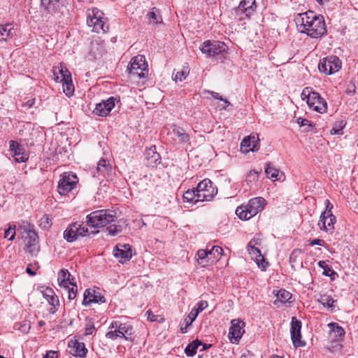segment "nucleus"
Returning <instances> with one entry per match:
<instances>
[{
	"instance_id": "412c9836",
	"label": "nucleus",
	"mask_w": 358,
	"mask_h": 358,
	"mask_svg": "<svg viewBox=\"0 0 358 358\" xmlns=\"http://www.w3.org/2000/svg\"><path fill=\"white\" fill-rule=\"evenodd\" d=\"M111 171L112 166L110 163L104 159H101L97 163L96 170L92 172V176L93 177L102 180L103 178L108 176Z\"/></svg>"
},
{
	"instance_id": "3c124183",
	"label": "nucleus",
	"mask_w": 358,
	"mask_h": 358,
	"mask_svg": "<svg viewBox=\"0 0 358 358\" xmlns=\"http://www.w3.org/2000/svg\"><path fill=\"white\" fill-rule=\"evenodd\" d=\"M31 329V322L27 320H24L20 324L18 329L24 333L27 334Z\"/></svg>"
},
{
	"instance_id": "4d7b16f0",
	"label": "nucleus",
	"mask_w": 358,
	"mask_h": 358,
	"mask_svg": "<svg viewBox=\"0 0 358 358\" xmlns=\"http://www.w3.org/2000/svg\"><path fill=\"white\" fill-rule=\"evenodd\" d=\"M96 331V328L93 324V322H89L87 324L85 328V335L90 336L92 335Z\"/></svg>"
},
{
	"instance_id": "ea45409f",
	"label": "nucleus",
	"mask_w": 358,
	"mask_h": 358,
	"mask_svg": "<svg viewBox=\"0 0 358 358\" xmlns=\"http://www.w3.org/2000/svg\"><path fill=\"white\" fill-rule=\"evenodd\" d=\"M147 17L150 23L157 24L162 22V17L159 14L158 10L153 8L148 14Z\"/></svg>"
},
{
	"instance_id": "2eb2a0df",
	"label": "nucleus",
	"mask_w": 358,
	"mask_h": 358,
	"mask_svg": "<svg viewBox=\"0 0 358 358\" xmlns=\"http://www.w3.org/2000/svg\"><path fill=\"white\" fill-rule=\"evenodd\" d=\"M245 323L239 320H232L231 322V327L229 331V338L230 342L234 344H237L241 340L244 330Z\"/></svg>"
},
{
	"instance_id": "f704fd0d",
	"label": "nucleus",
	"mask_w": 358,
	"mask_h": 358,
	"mask_svg": "<svg viewBox=\"0 0 358 358\" xmlns=\"http://www.w3.org/2000/svg\"><path fill=\"white\" fill-rule=\"evenodd\" d=\"M15 31L10 24H0V41H6L8 38L14 36Z\"/></svg>"
},
{
	"instance_id": "a211bd4d",
	"label": "nucleus",
	"mask_w": 358,
	"mask_h": 358,
	"mask_svg": "<svg viewBox=\"0 0 358 358\" xmlns=\"http://www.w3.org/2000/svg\"><path fill=\"white\" fill-rule=\"evenodd\" d=\"M40 289L43 296L51 306L49 312L52 314L55 313L57 311V306L59 305V301L54 290L50 287L43 286L41 287Z\"/></svg>"
},
{
	"instance_id": "393cba45",
	"label": "nucleus",
	"mask_w": 358,
	"mask_h": 358,
	"mask_svg": "<svg viewBox=\"0 0 358 358\" xmlns=\"http://www.w3.org/2000/svg\"><path fill=\"white\" fill-rule=\"evenodd\" d=\"M69 348H70V353L74 357L85 358L87 355V349L82 342L71 341L69 343Z\"/></svg>"
},
{
	"instance_id": "72a5a7b5",
	"label": "nucleus",
	"mask_w": 358,
	"mask_h": 358,
	"mask_svg": "<svg viewBox=\"0 0 358 358\" xmlns=\"http://www.w3.org/2000/svg\"><path fill=\"white\" fill-rule=\"evenodd\" d=\"M317 301L331 311L334 309L336 300H334L331 295L327 294H321Z\"/></svg>"
},
{
	"instance_id": "423d86ee",
	"label": "nucleus",
	"mask_w": 358,
	"mask_h": 358,
	"mask_svg": "<svg viewBox=\"0 0 358 358\" xmlns=\"http://www.w3.org/2000/svg\"><path fill=\"white\" fill-rule=\"evenodd\" d=\"M127 71L130 78L141 79L145 78L148 70L145 57L141 55L134 57L127 66Z\"/></svg>"
},
{
	"instance_id": "5701e85b",
	"label": "nucleus",
	"mask_w": 358,
	"mask_h": 358,
	"mask_svg": "<svg viewBox=\"0 0 358 358\" xmlns=\"http://www.w3.org/2000/svg\"><path fill=\"white\" fill-rule=\"evenodd\" d=\"M84 299L83 305L88 306L92 303H103L106 302V299L101 293L95 289H87L84 292Z\"/></svg>"
},
{
	"instance_id": "58836bf2",
	"label": "nucleus",
	"mask_w": 358,
	"mask_h": 358,
	"mask_svg": "<svg viewBox=\"0 0 358 358\" xmlns=\"http://www.w3.org/2000/svg\"><path fill=\"white\" fill-rule=\"evenodd\" d=\"M317 265L319 267L323 269L322 274L324 275L329 276L331 279H334V277L336 275V273L327 264L326 262L320 261L318 262Z\"/></svg>"
},
{
	"instance_id": "a19ab883",
	"label": "nucleus",
	"mask_w": 358,
	"mask_h": 358,
	"mask_svg": "<svg viewBox=\"0 0 358 358\" xmlns=\"http://www.w3.org/2000/svg\"><path fill=\"white\" fill-rule=\"evenodd\" d=\"M265 173L267 178L273 180H278V176L279 174V170L272 166L270 164L266 165L265 169Z\"/></svg>"
},
{
	"instance_id": "de8ad7c7",
	"label": "nucleus",
	"mask_w": 358,
	"mask_h": 358,
	"mask_svg": "<svg viewBox=\"0 0 358 358\" xmlns=\"http://www.w3.org/2000/svg\"><path fill=\"white\" fill-rule=\"evenodd\" d=\"M107 230L110 236H114L122 231V227L120 225L111 224L107 228Z\"/></svg>"
},
{
	"instance_id": "f8f14e48",
	"label": "nucleus",
	"mask_w": 358,
	"mask_h": 358,
	"mask_svg": "<svg viewBox=\"0 0 358 358\" xmlns=\"http://www.w3.org/2000/svg\"><path fill=\"white\" fill-rule=\"evenodd\" d=\"M78 182L76 176L72 173H64L58 182L57 189L60 195H66L74 189Z\"/></svg>"
},
{
	"instance_id": "9d476101",
	"label": "nucleus",
	"mask_w": 358,
	"mask_h": 358,
	"mask_svg": "<svg viewBox=\"0 0 358 358\" xmlns=\"http://www.w3.org/2000/svg\"><path fill=\"white\" fill-rule=\"evenodd\" d=\"M341 59L337 56L331 55L320 59L318 69L320 72L331 75L338 72L341 69Z\"/></svg>"
},
{
	"instance_id": "4be33fe9",
	"label": "nucleus",
	"mask_w": 358,
	"mask_h": 358,
	"mask_svg": "<svg viewBox=\"0 0 358 358\" xmlns=\"http://www.w3.org/2000/svg\"><path fill=\"white\" fill-rule=\"evenodd\" d=\"M113 255L120 263L129 261L131 257V246L129 244H119L113 250Z\"/></svg>"
},
{
	"instance_id": "13d9d810",
	"label": "nucleus",
	"mask_w": 358,
	"mask_h": 358,
	"mask_svg": "<svg viewBox=\"0 0 358 358\" xmlns=\"http://www.w3.org/2000/svg\"><path fill=\"white\" fill-rule=\"evenodd\" d=\"M208 92L212 95V96L214 99L223 101L225 103V106L223 107L224 109H226L227 107L230 105V102L229 101H227V99L222 98V96H220L219 93L215 92H213V91Z\"/></svg>"
},
{
	"instance_id": "2f4dec72",
	"label": "nucleus",
	"mask_w": 358,
	"mask_h": 358,
	"mask_svg": "<svg viewBox=\"0 0 358 358\" xmlns=\"http://www.w3.org/2000/svg\"><path fill=\"white\" fill-rule=\"evenodd\" d=\"M328 326L331 329V336H334L336 340H341L344 337L345 331L337 323L331 322Z\"/></svg>"
},
{
	"instance_id": "a878e982",
	"label": "nucleus",
	"mask_w": 358,
	"mask_h": 358,
	"mask_svg": "<svg viewBox=\"0 0 358 358\" xmlns=\"http://www.w3.org/2000/svg\"><path fill=\"white\" fill-rule=\"evenodd\" d=\"M336 222V216L333 214L331 215H325L324 217L323 215H321L318 224L321 230L328 231H332L334 229Z\"/></svg>"
},
{
	"instance_id": "dca6fc26",
	"label": "nucleus",
	"mask_w": 358,
	"mask_h": 358,
	"mask_svg": "<svg viewBox=\"0 0 358 358\" xmlns=\"http://www.w3.org/2000/svg\"><path fill=\"white\" fill-rule=\"evenodd\" d=\"M301 322L293 317L291 322L290 333L292 343L295 348L303 347L306 345V343L301 341Z\"/></svg>"
},
{
	"instance_id": "b1692460",
	"label": "nucleus",
	"mask_w": 358,
	"mask_h": 358,
	"mask_svg": "<svg viewBox=\"0 0 358 358\" xmlns=\"http://www.w3.org/2000/svg\"><path fill=\"white\" fill-rule=\"evenodd\" d=\"M257 244V241L254 239L251 240L248 245V250L250 255L255 257L258 266L261 267L263 270H265L268 266V263L262 255L260 250L255 247Z\"/></svg>"
},
{
	"instance_id": "6e6552de",
	"label": "nucleus",
	"mask_w": 358,
	"mask_h": 358,
	"mask_svg": "<svg viewBox=\"0 0 358 358\" xmlns=\"http://www.w3.org/2000/svg\"><path fill=\"white\" fill-rule=\"evenodd\" d=\"M88 228L84 226V222H76L70 224L63 234L64 238L69 243L76 241L79 237L88 234Z\"/></svg>"
},
{
	"instance_id": "4468645a",
	"label": "nucleus",
	"mask_w": 358,
	"mask_h": 358,
	"mask_svg": "<svg viewBox=\"0 0 358 358\" xmlns=\"http://www.w3.org/2000/svg\"><path fill=\"white\" fill-rule=\"evenodd\" d=\"M67 0H41V7L50 14H63Z\"/></svg>"
},
{
	"instance_id": "bb28decb",
	"label": "nucleus",
	"mask_w": 358,
	"mask_h": 358,
	"mask_svg": "<svg viewBox=\"0 0 358 358\" xmlns=\"http://www.w3.org/2000/svg\"><path fill=\"white\" fill-rule=\"evenodd\" d=\"M58 282L60 287L69 288L70 285L76 282L75 278L73 277L67 269L62 268L58 273Z\"/></svg>"
},
{
	"instance_id": "473e14b6",
	"label": "nucleus",
	"mask_w": 358,
	"mask_h": 358,
	"mask_svg": "<svg viewBox=\"0 0 358 358\" xmlns=\"http://www.w3.org/2000/svg\"><path fill=\"white\" fill-rule=\"evenodd\" d=\"M173 133L178 138L180 143H189V136L182 127L175 126L173 129Z\"/></svg>"
},
{
	"instance_id": "f03ea898",
	"label": "nucleus",
	"mask_w": 358,
	"mask_h": 358,
	"mask_svg": "<svg viewBox=\"0 0 358 358\" xmlns=\"http://www.w3.org/2000/svg\"><path fill=\"white\" fill-rule=\"evenodd\" d=\"M117 219L116 213L110 210H99L92 212L86 217L87 226L100 228L114 222Z\"/></svg>"
},
{
	"instance_id": "e2e57ef3",
	"label": "nucleus",
	"mask_w": 358,
	"mask_h": 358,
	"mask_svg": "<svg viewBox=\"0 0 358 358\" xmlns=\"http://www.w3.org/2000/svg\"><path fill=\"white\" fill-rule=\"evenodd\" d=\"M259 172L256 170L250 171L248 175V178L250 181L256 180L258 178Z\"/></svg>"
},
{
	"instance_id": "f257e3e1",
	"label": "nucleus",
	"mask_w": 358,
	"mask_h": 358,
	"mask_svg": "<svg viewBox=\"0 0 358 358\" xmlns=\"http://www.w3.org/2000/svg\"><path fill=\"white\" fill-rule=\"evenodd\" d=\"M298 30L306 34L308 36L317 38L327 34V29L323 16L317 15L315 12L308 10L298 14L295 18Z\"/></svg>"
},
{
	"instance_id": "7ed1b4c3",
	"label": "nucleus",
	"mask_w": 358,
	"mask_h": 358,
	"mask_svg": "<svg viewBox=\"0 0 358 358\" xmlns=\"http://www.w3.org/2000/svg\"><path fill=\"white\" fill-rule=\"evenodd\" d=\"M266 203L263 197L251 199L246 206H238L236 210V215L242 220H248L261 212Z\"/></svg>"
},
{
	"instance_id": "1a4fd4ad",
	"label": "nucleus",
	"mask_w": 358,
	"mask_h": 358,
	"mask_svg": "<svg viewBox=\"0 0 358 358\" xmlns=\"http://www.w3.org/2000/svg\"><path fill=\"white\" fill-rule=\"evenodd\" d=\"M196 189L198 192L197 199H201V202L213 200L217 194V187L214 186L213 182L208 178L199 182Z\"/></svg>"
},
{
	"instance_id": "c03bdc74",
	"label": "nucleus",
	"mask_w": 358,
	"mask_h": 358,
	"mask_svg": "<svg viewBox=\"0 0 358 358\" xmlns=\"http://www.w3.org/2000/svg\"><path fill=\"white\" fill-rule=\"evenodd\" d=\"M209 255L211 257V259H218L223 252V250L221 247L217 245H214L212 247L210 250H208Z\"/></svg>"
},
{
	"instance_id": "c9c22d12",
	"label": "nucleus",
	"mask_w": 358,
	"mask_h": 358,
	"mask_svg": "<svg viewBox=\"0 0 358 358\" xmlns=\"http://www.w3.org/2000/svg\"><path fill=\"white\" fill-rule=\"evenodd\" d=\"M211 260L208 249L199 250L197 252V262L201 266H205Z\"/></svg>"
},
{
	"instance_id": "49530a36",
	"label": "nucleus",
	"mask_w": 358,
	"mask_h": 358,
	"mask_svg": "<svg viewBox=\"0 0 358 358\" xmlns=\"http://www.w3.org/2000/svg\"><path fill=\"white\" fill-rule=\"evenodd\" d=\"M302 251L300 249H294L289 255V262L292 266L298 262V258L301 255Z\"/></svg>"
},
{
	"instance_id": "ddd939ff",
	"label": "nucleus",
	"mask_w": 358,
	"mask_h": 358,
	"mask_svg": "<svg viewBox=\"0 0 358 358\" xmlns=\"http://www.w3.org/2000/svg\"><path fill=\"white\" fill-rule=\"evenodd\" d=\"M257 5L255 0H243L235 8V13L238 16L239 20L249 18L256 10Z\"/></svg>"
},
{
	"instance_id": "5fc2aeb1",
	"label": "nucleus",
	"mask_w": 358,
	"mask_h": 358,
	"mask_svg": "<svg viewBox=\"0 0 358 358\" xmlns=\"http://www.w3.org/2000/svg\"><path fill=\"white\" fill-rule=\"evenodd\" d=\"M345 93L348 95H353L356 92V86L355 85V83L353 81H350L346 85V88L345 90Z\"/></svg>"
},
{
	"instance_id": "774afa93",
	"label": "nucleus",
	"mask_w": 358,
	"mask_h": 358,
	"mask_svg": "<svg viewBox=\"0 0 358 358\" xmlns=\"http://www.w3.org/2000/svg\"><path fill=\"white\" fill-rule=\"evenodd\" d=\"M34 103H35V99H29L27 101H26L23 104V106L24 107H26L27 108H31L34 106Z\"/></svg>"
},
{
	"instance_id": "bf43d9fd",
	"label": "nucleus",
	"mask_w": 358,
	"mask_h": 358,
	"mask_svg": "<svg viewBox=\"0 0 358 358\" xmlns=\"http://www.w3.org/2000/svg\"><path fill=\"white\" fill-rule=\"evenodd\" d=\"M308 245L310 246H314V245H320L322 246L324 244V241L322 239H313V240H308Z\"/></svg>"
},
{
	"instance_id": "864d4df0",
	"label": "nucleus",
	"mask_w": 358,
	"mask_h": 358,
	"mask_svg": "<svg viewBox=\"0 0 358 358\" xmlns=\"http://www.w3.org/2000/svg\"><path fill=\"white\" fill-rule=\"evenodd\" d=\"M15 226L9 227L4 233V238H8V241H13L15 238Z\"/></svg>"
},
{
	"instance_id": "680f3d73",
	"label": "nucleus",
	"mask_w": 358,
	"mask_h": 358,
	"mask_svg": "<svg viewBox=\"0 0 358 358\" xmlns=\"http://www.w3.org/2000/svg\"><path fill=\"white\" fill-rule=\"evenodd\" d=\"M297 123L299 124L300 127L308 125L311 129L313 127V126L310 123V121L307 119L299 117L297 119Z\"/></svg>"
},
{
	"instance_id": "39448f33",
	"label": "nucleus",
	"mask_w": 358,
	"mask_h": 358,
	"mask_svg": "<svg viewBox=\"0 0 358 358\" xmlns=\"http://www.w3.org/2000/svg\"><path fill=\"white\" fill-rule=\"evenodd\" d=\"M109 329L106 336L111 340H115L117 338H123L129 340V336L134 334L133 326L129 322H122L120 320L111 322Z\"/></svg>"
},
{
	"instance_id": "0e129e2a",
	"label": "nucleus",
	"mask_w": 358,
	"mask_h": 358,
	"mask_svg": "<svg viewBox=\"0 0 358 358\" xmlns=\"http://www.w3.org/2000/svg\"><path fill=\"white\" fill-rule=\"evenodd\" d=\"M313 92H310L308 87L303 90L301 96L303 100H306L307 104L308 103V94H312Z\"/></svg>"
},
{
	"instance_id": "9b49d317",
	"label": "nucleus",
	"mask_w": 358,
	"mask_h": 358,
	"mask_svg": "<svg viewBox=\"0 0 358 358\" xmlns=\"http://www.w3.org/2000/svg\"><path fill=\"white\" fill-rule=\"evenodd\" d=\"M227 47L224 42L219 41H206L200 47L203 54L208 57H216L227 52Z\"/></svg>"
},
{
	"instance_id": "052dcab7",
	"label": "nucleus",
	"mask_w": 358,
	"mask_h": 358,
	"mask_svg": "<svg viewBox=\"0 0 358 358\" xmlns=\"http://www.w3.org/2000/svg\"><path fill=\"white\" fill-rule=\"evenodd\" d=\"M41 221V225L43 224L44 228H48L52 224L51 220L47 215H44Z\"/></svg>"
},
{
	"instance_id": "c85d7f7f",
	"label": "nucleus",
	"mask_w": 358,
	"mask_h": 358,
	"mask_svg": "<svg viewBox=\"0 0 358 358\" xmlns=\"http://www.w3.org/2000/svg\"><path fill=\"white\" fill-rule=\"evenodd\" d=\"M53 74L56 82L69 80V78L71 77V73L67 68L62 65L59 67L54 68Z\"/></svg>"
},
{
	"instance_id": "4c0bfd02",
	"label": "nucleus",
	"mask_w": 358,
	"mask_h": 358,
	"mask_svg": "<svg viewBox=\"0 0 358 358\" xmlns=\"http://www.w3.org/2000/svg\"><path fill=\"white\" fill-rule=\"evenodd\" d=\"M202 344V342L199 340L193 341L189 343L185 349V353L187 357H192L196 353V350Z\"/></svg>"
},
{
	"instance_id": "8fccbe9b",
	"label": "nucleus",
	"mask_w": 358,
	"mask_h": 358,
	"mask_svg": "<svg viewBox=\"0 0 358 358\" xmlns=\"http://www.w3.org/2000/svg\"><path fill=\"white\" fill-rule=\"evenodd\" d=\"M198 316L197 313H194L192 310L189 313V314L187 316V317L184 320V322L186 324V327L190 326L194 320Z\"/></svg>"
},
{
	"instance_id": "79ce46f5",
	"label": "nucleus",
	"mask_w": 358,
	"mask_h": 358,
	"mask_svg": "<svg viewBox=\"0 0 358 358\" xmlns=\"http://www.w3.org/2000/svg\"><path fill=\"white\" fill-rule=\"evenodd\" d=\"M63 90L66 96H70L74 92V86L72 83L71 77L69 78V80H62Z\"/></svg>"
},
{
	"instance_id": "338daca9",
	"label": "nucleus",
	"mask_w": 358,
	"mask_h": 358,
	"mask_svg": "<svg viewBox=\"0 0 358 358\" xmlns=\"http://www.w3.org/2000/svg\"><path fill=\"white\" fill-rule=\"evenodd\" d=\"M146 313L148 314V319L150 321L155 322L157 320V316L154 315L151 310H148Z\"/></svg>"
},
{
	"instance_id": "a18cd8bd",
	"label": "nucleus",
	"mask_w": 358,
	"mask_h": 358,
	"mask_svg": "<svg viewBox=\"0 0 358 358\" xmlns=\"http://www.w3.org/2000/svg\"><path fill=\"white\" fill-rule=\"evenodd\" d=\"M189 70L187 69H184L181 71H177L176 74H173V77L176 81H182L185 79L189 74Z\"/></svg>"
},
{
	"instance_id": "aec40b11",
	"label": "nucleus",
	"mask_w": 358,
	"mask_h": 358,
	"mask_svg": "<svg viewBox=\"0 0 358 358\" xmlns=\"http://www.w3.org/2000/svg\"><path fill=\"white\" fill-rule=\"evenodd\" d=\"M9 148L16 162L22 163L28 160L29 156L25 153L24 148L16 141H10Z\"/></svg>"
},
{
	"instance_id": "0eeeda50",
	"label": "nucleus",
	"mask_w": 358,
	"mask_h": 358,
	"mask_svg": "<svg viewBox=\"0 0 358 358\" xmlns=\"http://www.w3.org/2000/svg\"><path fill=\"white\" fill-rule=\"evenodd\" d=\"M25 245L28 249V252L31 255H35L39 250L38 243L39 238L38 234L34 230V226L29 223H26L23 226Z\"/></svg>"
},
{
	"instance_id": "e433bc0d",
	"label": "nucleus",
	"mask_w": 358,
	"mask_h": 358,
	"mask_svg": "<svg viewBox=\"0 0 358 358\" xmlns=\"http://www.w3.org/2000/svg\"><path fill=\"white\" fill-rule=\"evenodd\" d=\"M275 296L277 297V300L275 301V304H276L277 301L282 303L290 302L289 300L291 299L292 295L289 292L284 289H281L277 292Z\"/></svg>"
},
{
	"instance_id": "37998d69",
	"label": "nucleus",
	"mask_w": 358,
	"mask_h": 358,
	"mask_svg": "<svg viewBox=\"0 0 358 358\" xmlns=\"http://www.w3.org/2000/svg\"><path fill=\"white\" fill-rule=\"evenodd\" d=\"M346 123L344 121H340L335 124V126L331 129L330 133L332 135H341L343 134V129L345 126Z\"/></svg>"
},
{
	"instance_id": "20e7f679",
	"label": "nucleus",
	"mask_w": 358,
	"mask_h": 358,
	"mask_svg": "<svg viewBox=\"0 0 358 358\" xmlns=\"http://www.w3.org/2000/svg\"><path fill=\"white\" fill-rule=\"evenodd\" d=\"M87 24L92 27V31L96 33H107L109 27L106 24L104 13L97 8H93L87 10Z\"/></svg>"
},
{
	"instance_id": "603ef678",
	"label": "nucleus",
	"mask_w": 358,
	"mask_h": 358,
	"mask_svg": "<svg viewBox=\"0 0 358 358\" xmlns=\"http://www.w3.org/2000/svg\"><path fill=\"white\" fill-rule=\"evenodd\" d=\"M71 287L67 288L68 289V298L70 300L74 299L77 294V285L76 282H74L71 285Z\"/></svg>"
},
{
	"instance_id": "6e6d98bb",
	"label": "nucleus",
	"mask_w": 358,
	"mask_h": 358,
	"mask_svg": "<svg viewBox=\"0 0 358 358\" xmlns=\"http://www.w3.org/2000/svg\"><path fill=\"white\" fill-rule=\"evenodd\" d=\"M324 204H325V210L321 214V215H323V217L325 215H331L332 213V209H333V204L331 203V202L329 201V200L328 199H326L325 201H324Z\"/></svg>"
},
{
	"instance_id": "09e8293b",
	"label": "nucleus",
	"mask_w": 358,
	"mask_h": 358,
	"mask_svg": "<svg viewBox=\"0 0 358 358\" xmlns=\"http://www.w3.org/2000/svg\"><path fill=\"white\" fill-rule=\"evenodd\" d=\"M208 301H199L196 303V308H194L192 310L194 311V313H197V315H199V313L205 310L208 307Z\"/></svg>"
},
{
	"instance_id": "7c9ffc66",
	"label": "nucleus",
	"mask_w": 358,
	"mask_h": 358,
	"mask_svg": "<svg viewBox=\"0 0 358 358\" xmlns=\"http://www.w3.org/2000/svg\"><path fill=\"white\" fill-rule=\"evenodd\" d=\"M197 189L193 188L187 190L183 194V201L192 204H196L199 202H201V199H197Z\"/></svg>"
},
{
	"instance_id": "cd10ccee",
	"label": "nucleus",
	"mask_w": 358,
	"mask_h": 358,
	"mask_svg": "<svg viewBox=\"0 0 358 358\" xmlns=\"http://www.w3.org/2000/svg\"><path fill=\"white\" fill-rule=\"evenodd\" d=\"M145 159L148 166H155L160 163L161 157L157 152L156 147L152 145L145 151Z\"/></svg>"
},
{
	"instance_id": "f3484780",
	"label": "nucleus",
	"mask_w": 358,
	"mask_h": 358,
	"mask_svg": "<svg viewBox=\"0 0 358 358\" xmlns=\"http://www.w3.org/2000/svg\"><path fill=\"white\" fill-rule=\"evenodd\" d=\"M308 106L314 110L324 113L327 111V101L320 95L317 92H313L312 94H308Z\"/></svg>"
},
{
	"instance_id": "69168bd1",
	"label": "nucleus",
	"mask_w": 358,
	"mask_h": 358,
	"mask_svg": "<svg viewBox=\"0 0 358 358\" xmlns=\"http://www.w3.org/2000/svg\"><path fill=\"white\" fill-rule=\"evenodd\" d=\"M44 357L45 358H57L58 354L57 351L49 350L46 352Z\"/></svg>"
},
{
	"instance_id": "c756f323",
	"label": "nucleus",
	"mask_w": 358,
	"mask_h": 358,
	"mask_svg": "<svg viewBox=\"0 0 358 358\" xmlns=\"http://www.w3.org/2000/svg\"><path fill=\"white\" fill-rule=\"evenodd\" d=\"M255 139L256 137L255 136H249L248 137H245L241 143V148L242 150L245 152L254 151L256 143Z\"/></svg>"
},
{
	"instance_id": "6ab92c4d",
	"label": "nucleus",
	"mask_w": 358,
	"mask_h": 358,
	"mask_svg": "<svg viewBox=\"0 0 358 358\" xmlns=\"http://www.w3.org/2000/svg\"><path fill=\"white\" fill-rule=\"evenodd\" d=\"M116 99L111 96L106 101H103L96 105L93 113L96 115L106 117L115 107Z\"/></svg>"
}]
</instances>
